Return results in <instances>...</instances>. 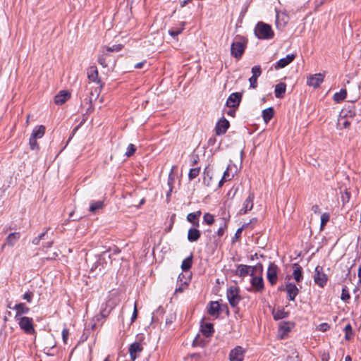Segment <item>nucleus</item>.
<instances>
[{"label": "nucleus", "mask_w": 361, "mask_h": 361, "mask_svg": "<svg viewBox=\"0 0 361 361\" xmlns=\"http://www.w3.org/2000/svg\"><path fill=\"white\" fill-rule=\"evenodd\" d=\"M118 303L119 300L117 297V293H110L107 297L106 301L102 304L99 314L100 317L103 319L106 318Z\"/></svg>", "instance_id": "1"}, {"label": "nucleus", "mask_w": 361, "mask_h": 361, "mask_svg": "<svg viewBox=\"0 0 361 361\" xmlns=\"http://www.w3.org/2000/svg\"><path fill=\"white\" fill-rule=\"evenodd\" d=\"M119 252L117 248H114L111 250L109 248V250L102 252L100 255H99L98 259L95 263V269L98 267H101L99 268V271H102V269H105L108 266H109L112 262V255L118 254Z\"/></svg>", "instance_id": "2"}, {"label": "nucleus", "mask_w": 361, "mask_h": 361, "mask_svg": "<svg viewBox=\"0 0 361 361\" xmlns=\"http://www.w3.org/2000/svg\"><path fill=\"white\" fill-rule=\"evenodd\" d=\"M255 33L257 37L260 39H270L274 35L271 26L263 22H259L257 24Z\"/></svg>", "instance_id": "3"}, {"label": "nucleus", "mask_w": 361, "mask_h": 361, "mask_svg": "<svg viewBox=\"0 0 361 361\" xmlns=\"http://www.w3.org/2000/svg\"><path fill=\"white\" fill-rule=\"evenodd\" d=\"M247 41L241 37H236L235 40L231 44V54L237 59H240L246 48Z\"/></svg>", "instance_id": "4"}, {"label": "nucleus", "mask_w": 361, "mask_h": 361, "mask_svg": "<svg viewBox=\"0 0 361 361\" xmlns=\"http://www.w3.org/2000/svg\"><path fill=\"white\" fill-rule=\"evenodd\" d=\"M15 319L18 322L20 329L25 334L31 335L35 333L32 318L23 317Z\"/></svg>", "instance_id": "5"}, {"label": "nucleus", "mask_w": 361, "mask_h": 361, "mask_svg": "<svg viewBox=\"0 0 361 361\" xmlns=\"http://www.w3.org/2000/svg\"><path fill=\"white\" fill-rule=\"evenodd\" d=\"M314 282L320 288H324L329 280L327 274L325 273L324 267L321 266H317L314 269V273L313 276Z\"/></svg>", "instance_id": "6"}, {"label": "nucleus", "mask_w": 361, "mask_h": 361, "mask_svg": "<svg viewBox=\"0 0 361 361\" xmlns=\"http://www.w3.org/2000/svg\"><path fill=\"white\" fill-rule=\"evenodd\" d=\"M226 295L230 305L233 307L237 306L241 299L239 290L235 286L228 288Z\"/></svg>", "instance_id": "7"}, {"label": "nucleus", "mask_w": 361, "mask_h": 361, "mask_svg": "<svg viewBox=\"0 0 361 361\" xmlns=\"http://www.w3.org/2000/svg\"><path fill=\"white\" fill-rule=\"evenodd\" d=\"M278 266L274 262H270L267 269V276L271 286L276 283L278 279Z\"/></svg>", "instance_id": "8"}, {"label": "nucleus", "mask_w": 361, "mask_h": 361, "mask_svg": "<svg viewBox=\"0 0 361 361\" xmlns=\"http://www.w3.org/2000/svg\"><path fill=\"white\" fill-rule=\"evenodd\" d=\"M255 194L253 192L250 191L247 197L243 203V207L239 211L240 214H245L248 212L251 211L254 205Z\"/></svg>", "instance_id": "9"}, {"label": "nucleus", "mask_w": 361, "mask_h": 361, "mask_svg": "<svg viewBox=\"0 0 361 361\" xmlns=\"http://www.w3.org/2000/svg\"><path fill=\"white\" fill-rule=\"evenodd\" d=\"M246 350L241 346H236L230 351V361H243Z\"/></svg>", "instance_id": "10"}, {"label": "nucleus", "mask_w": 361, "mask_h": 361, "mask_svg": "<svg viewBox=\"0 0 361 361\" xmlns=\"http://www.w3.org/2000/svg\"><path fill=\"white\" fill-rule=\"evenodd\" d=\"M250 283L254 291L262 293L264 290V285L262 276H252Z\"/></svg>", "instance_id": "11"}, {"label": "nucleus", "mask_w": 361, "mask_h": 361, "mask_svg": "<svg viewBox=\"0 0 361 361\" xmlns=\"http://www.w3.org/2000/svg\"><path fill=\"white\" fill-rule=\"evenodd\" d=\"M143 350V347L142 344L139 342L133 343L128 348V352L130 354L131 361H135L137 357L138 354L141 353Z\"/></svg>", "instance_id": "12"}, {"label": "nucleus", "mask_w": 361, "mask_h": 361, "mask_svg": "<svg viewBox=\"0 0 361 361\" xmlns=\"http://www.w3.org/2000/svg\"><path fill=\"white\" fill-rule=\"evenodd\" d=\"M324 78V75L322 73L310 75L309 77H307V84L310 87H318L323 82Z\"/></svg>", "instance_id": "13"}, {"label": "nucleus", "mask_w": 361, "mask_h": 361, "mask_svg": "<svg viewBox=\"0 0 361 361\" xmlns=\"http://www.w3.org/2000/svg\"><path fill=\"white\" fill-rule=\"evenodd\" d=\"M242 99V94L235 92L230 94L226 101V105L228 107L236 108L240 105Z\"/></svg>", "instance_id": "14"}, {"label": "nucleus", "mask_w": 361, "mask_h": 361, "mask_svg": "<svg viewBox=\"0 0 361 361\" xmlns=\"http://www.w3.org/2000/svg\"><path fill=\"white\" fill-rule=\"evenodd\" d=\"M13 310L16 311L15 319L23 317V314H26L30 312V308L24 302H19L13 307Z\"/></svg>", "instance_id": "15"}, {"label": "nucleus", "mask_w": 361, "mask_h": 361, "mask_svg": "<svg viewBox=\"0 0 361 361\" xmlns=\"http://www.w3.org/2000/svg\"><path fill=\"white\" fill-rule=\"evenodd\" d=\"M286 291L288 295V299L291 301L295 300L299 293V289L295 284L293 283H287L286 284Z\"/></svg>", "instance_id": "16"}, {"label": "nucleus", "mask_w": 361, "mask_h": 361, "mask_svg": "<svg viewBox=\"0 0 361 361\" xmlns=\"http://www.w3.org/2000/svg\"><path fill=\"white\" fill-rule=\"evenodd\" d=\"M229 122L225 118H221L215 128L216 135H221L224 134L229 128Z\"/></svg>", "instance_id": "17"}, {"label": "nucleus", "mask_w": 361, "mask_h": 361, "mask_svg": "<svg viewBox=\"0 0 361 361\" xmlns=\"http://www.w3.org/2000/svg\"><path fill=\"white\" fill-rule=\"evenodd\" d=\"M295 58V55L293 54H288L285 58L281 59L277 63L274 65L275 69H281L283 68L290 64Z\"/></svg>", "instance_id": "18"}, {"label": "nucleus", "mask_w": 361, "mask_h": 361, "mask_svg": "<svg viewBox=\"0 0 361 361\" xmlns=\"http://www.w3.org/2000/svg\"><path fill=\"white\" fill-rule=\"evenodd\" d=\"M87 74V78L90 81L94 82L98 85L101 84V80L99 78L98 70L96 66H93L88 68Z\"/></svg>", "instance_id": "19"}, {"label": "nucleus", "mask_w": 361, "mask_h": 361, "mask_svg": "<svg viewBox=\"0 0 361 361\" xmlns=\"http://www.w3.org/2000/svg\"><path fill=\"white\" fill-rule=\"evenodd\" d=\"M71 97V93L66 90L60 91L54 97V102L58 105L64 104Z\"/></svg>", "instance_id": "20"}, {"label": "nucleus", "mask_w": 361, "mask_h": 361, "mask_svg": "<svg viewBox=\"0 0 361 361\" xmlns=\"http://www.w3.org/2000/svg\"><path fill=\"white\" fill-rule=\"evenodd\" d=\"M20 233L19 232H14L10 233L7 238H6L5 243L2 245V249L6 246H10L13 247L20 239Z\"/></svg>", "instance_id": "21"}, {"label": "nucleus", "mask_w": 361, "mask_h": 361, "mask_svg": "<svg viewBox=\"0 0 361 361\" xmlns=\"http://www.w3.org/2000/svg\"><path fill=\"white\" fill-rule=\"evenodd\" d=\"M293 277L296 283H300L303 279L302 268L298 263L293 264Z\"/></svg>", "instance_id": "22"}, {"label": "nucleus", "mask_w": 361, "mask_h": 361, "mask_svg": "<svg viewBox=\"0 0 361 361\" xmlns=\"http://www.w3.org/2000/svg\"><path fill=\"white\" fill-rule=\"evenodd\" d=\"M289 313L285 311L283 307H278L272 311V315L275 320H279L288 317Z\"/></svg>", "instance_id": "23"}, {"label": "nucleus", "mask_w": 361, "mask_h": 361, "mask_svg": "<svg viewBox=\"0 0 361 361\" xmlns=\"http://www.w3.org/2000/svg\"><path fill=\"white\" fill-rule=\"evenodd\" d=\"M201 236L200 231L195 228H191L188 230V240L190 242H196L197 241Z\"/></svg>", "instance_id": "24"}, {"label": "nucleus", "mask_w": 361, "mask_h": 361, "mask_svg": "<svg viewBox=\"0 0 361 361\" xmlns=\"http://www.w3.org/2000/svg\"><path fill=\"white\" fill-rule=\"evenodd\" d=\"M201 211H197L195 212H192L188 214L187 220L192 223L196 227L199 226V218L201 216Z\"/></svg>", "instance_id": "25"}, {"label": "nucleus", "mask_w": 361, "mask_h": 361, "mask_svg": "<svg viewBox=\"0 0 361 361\" xmlns=\"http://www.w3.org/2000/svg\"><path fill=\"white\" fill-rule=\"evenodd\" d=\"M251 266L238 264L237 266L236 274L240 277H245L250 274Z\"/></svg>", "instance_id": "26"}, {"label": "nucleus", "mask_w": 361, "mask_h": 361, "mask_svg": "<svg viewBox=\"0 0 361 361\" xmlns=\"http://www.w3.org/2000/svg\"><path fill=\"white\" fill-rule=\"evenodd\" d=\"M290 331V327L289 325V323L288 322H283L281 323L279 328V336L280 338L283 339L284 338L288 333Z\"/></svg>", "instance_id": "27"}, {"label": "nucleus", "mask_w": 361, "mask_h": 361, "mask_svg": "<svg viewBox=\"0 0 361 361\" xmlns=\"http://www.w3.org/2000/svg\"><path fill=\"white\" fill-rule=\"evenodd\" d=\"M286 85L284 82H280L275 86L274 94L276 98H283L286 92Z\"/></svg>", "instance_id": "28"}, {"label": "nucleus", "mask_w": 361, "mask_h": 361, "mask_svg": "<svg viewBox=\"0 0 361 361\" xmlns=\"http://www.w3.org/2000/svg\"><path fill=\"white\" fill-rule=\"evenodd\" d=\"M45 133V127L44 126H36L30 135L31 137H34L35 139L42 138Z\"/></svg>", "instance_id": "29"}, {"label": "nucleus", "mask_w": 361, "mask_h": 361, "mask_svg": "<svg viewBox=\"0 0 361 361\" xmlns=\"http://www.w3.org/2000/svg\"><path fill=\"white\" fill-rule=\"evenodd\" d=\"M201 331L206 337H209L214 333L213 324L205 323L201 325Z\"/></svg>", "instance_id": "30"}, {"label": "nucleus", "mask_w": 361, "mask_h": 361, "mask_svg": "<svg viewBox=\"0 0 361 361\" xmlns=\"http://www.w3.org/2000/svg\"><path fill=\"white\" fill-rule=\"evenodd\" d=\"M208 313L212 316L218 315L220 314V306L218 302L212 301L209 303Z\"/></svg>", "instance_id": "31"}, {"label": "nucleus", "mask_w": 361, "mask_h": 361, "mask_svg": "<svg viewBox=\"0 0 361 361\" xmlns=\"http://www.w3.org/2000/svg\"><path fill=\"white\" fill-rule=\"evenodd\" d=\"M185 23H180L178 26L173 27L169 30V34L173 37H176L178 35H180L183 30H184Z\"/></svg>", "instance_id": "32"}, {"label": "nucleus", "mask_w": 361, "mask_h": 361, "mask_svg": "<svg viewBox=\"0 0 361 361\" xmlns=\"http://www.w3.org/2000/svg\"><path fill=\"white\" fill-rule=\"evenodd\" d=\"M274 111L272 107H269L262 111V118L265 123H268L274 116Z\"/></svg>", "instance_id": "33"}, {"label": "nucleus", "mask_w": 361, "mask_h": 361, "mask_svg": "<svg viewBox=\"0 0 361 361\" xmlns=\"http://www.w3.org/2000/svg\"><path fill=\"white\" fill-rule=\"evenodd\" d=\"M103 207H104V202L103 201H101V200L92 201L90 202L89 210L91 212H95L97 210L103 208Z\"/></svg>", "instance_id": "34"}, {"label": "nucleus", "mask_w": 361, "mask_h": 361, "mask_svg": "<svg viewBox=\"0 0 361 361\" xmlns=\"http://www.w3.org/2000/svg\"><path fill=\"white\" fill-rule=\"evenodd\" d=\"M347 96V92L345 89H341L339 92H336L334 95V99L336 102H341L344 100Z\"/></svg>", "instance_id": "35"}, {"label": "nucleus", "mask_w": 361, "mask_h": 361, "mask_svg": "<svg viewBox=\"0 0 361 361\" xmlns=\"http://www.w3.org/2000/svg\"><path fill=\"white\" fill-rule=\"evenodd\" d=\"M192 256L190 255V257L185 258L181 264V269L183 271H187L190 269L192 267Z\"/></svg>", "instance_id": "36"}, {"label": "nucleus", "mask_w": 361, "mask_h": 361, "mask_svg": "<svg viewBox=\"0 0 361 361\" xmlns=\"http://www.w3.org/2000/svg\"><path fill=\"white\" fill-rule=\"evenodd\" d=\"M345 331V338L347 341H350L354 336V332L350 324H348L345 325L344 328Z\"/></svg>", "instance_id": "37"}, {"label": "nucleus", "mask_w": 361, "mask_h": 361, "mask_svg": "<svg viewBox=\"0 0 361 361\" xmlns=\"http://www.w3.org/2000/svg\"><path fill=\"white\" fill-rule=\"evenodd\" d=\"M211 171L208 167H206L204 170V178L203 182L207 186H209L212 180Z\"/></svg>", "instance_id": "38"}, {"label": "nucleus", "mask_w": 361, "mask_h": 361, "mask_svg": "<svg viewBox=\"0 0 361 361\" xmlns=\"http://www.w3.org/2000/svg\"><path fill=\"white\" fill-rule=\"evenodd\" d=\"M33 297H34V293L32 291L28 290L23 295L22 298H23V300H25L28 303H31L32 302Z\"/></svg>", "instance_id": "39"}, {"label": "nucleus", "mask_w": 361, "mask_h": 361, "mask_svg": "<svg viewBox=\"0 0 361 361\" xmlns=\"http://www.w3.org/2000/svg\"><path fill=\"white\" fill-rule=\"evenodd\" d=\"M173 168L171 169V171L170 172L169 175V178H168V186L169 188V192H171L172 190H173V184H174V182H175V178H174V176L173 175Z\"/></svg>", "instance_id": "40"}, {"label": "nucleus", "mask_w": 361, "mask_h": 361, "mask_svg": "<svg viewBox=\"0 0 361 361\" xmlns=\"http://www.w3.org/2000/svg\"><path fill=\"white\" fill-rule=\"evenodd\" d=\"M200 171V167L191 169L188 173L189 179L191 180H193L194 178H195L199 175Z\"/></svg>", "instance_id": "41"}, {"label": "nucleus", "mask_w": 361, "mask_h": 361, "mask_svg": "<svg viewBox=\"0 0 361 361\" xmlns=\"http://www.w3.org/2000/svg\"><path fill=\"white\" fill-rule=\"evenodd\" d=\"M350 298V295L347 286H344L342 288L341 299L344 302H347Z\"/></svg>", "instance_id": "42"}, {"label": "nucleus", "mask_w": 361, "mask_h": 361, "mask_svg": "<svg viewBox=\"0 0 361 361\" xmlns=\"http://www.w3.org/2000/svg\"><path fill=\"white\" fill-rule=\"evenodd\" d=\"M203 219H204V221L207 225H212L214 221V216L209 213H205L203 216Z\"/></svg>", "instance_id": "43"}, {"label": "nucleus", "mask_w": 361, "mask_h": 361, "mask_svg": "<svg viewBox=\"0 0 361 361\" xmlns=\"http://www.w3.org/2000/svg\"><path fill=\"white\" fill-rule=\"evenodd\" d=\"M135 151H136L135 146L133 144H130L127 147L125 155L127 157H130L135 153Z\"/></svg>", "instance_id": "44"}, {"label": "nucleus", "mask_w": 361, "mask_h": 361, "mask_svg": "<svg viewBox=\"0 0 361 361\" xmlns=\"http://www.w3.org/2000/svg\"><path fill=\"white\" fill-rule=\"evenodd\" d=\"M29 145L32 150L39 149V145L37 142V139H35L34 137H30Z\"/></svg>", "instance_id": "45"}, {"label": "nucleus", "mask_w": 361, "mask_h": 361, "mask_svg": "<svg viewBox=\"0 0 361 361\" xmlns=\"http://www.w3.org/2000/svg\"><path fill=\"white\" fill-rule=\"evenodd\" d=\"M48 229H47L46 231L42 233L40 235H39L37 237H35L32 243L34 244V245H39L40 240H44V237L45 235H47V232Z\"/></svg>", "instance_id": "46"}, {"label": "nucleus", "mask_w": 361, "mask_h": 361, "mask_svg": "<svg viewBox=\"0 0 361 361\" xmlns=\"http://www.w3.org/2000/svg\"><path fill=\"white\" fill-rule=\"evenodd\" d=\"M252 73L255 78H259L262 74L261 68L259 66H255L252 68Z\"/></svg>", "instance_id": "47"}, {"label": "nucleus", "mask_w": 361, "mask_h": 361, "mask_svg": "<svg viewBox=\"0 0 361 361\" xmlns=\"http://www.w3.org/2000/svg\"><path fill=\"white\" fill-rule=\"evenodd\" d=\"M329 214L328 213H324L321 216V228L326 224V223L329 221Z\"/></svg>", "instance_id": "48"}, {"label": "nucleus", "mask_w": 361, "mask_h": 361, "mask_svg": "<svg viewBox=\"0 0 361 361\" xmlns=\"http://www.w3.org/2000/svg\"><path fill=\"white\" fill-rule=\"evenodd\" d=\"M122 47H123V46L121 44H115V45H113L112 47H105V49H106L107 51H109V52H113V51L118 52L120 50H121Z\"/></svg>", "instance_id": "49"}, {"label": "nucleus", "mask_w": 361, "mask_h": 361, "mask_svg": "<svg viewBox=\"0 0 361 361\" xmlns=\"http://www.w3.org/2000/svg\"><path fill=\"white\" fill-rule=\"evenodd\" d=\"M188 283L186 281H184L183 283H180V286L175 289V294L180 293L184 291V290L187 288Z\"/></svg>", "instance_id": "50"}, {"label": "nucleus", "mask_w": 361, "mask_h": 361, "mask_svg": "<svg viewBox=\"0 0 361 361\" xmlns=\"http://www.w3.org/2000/svg\"><path fill=\"white\" fill-rule=\"evenodd\" d=\"M330 329V326L327 323H322L317 326V330L325 332Z\"/></svg>", "instance_id": "51"}, {"label": "nucleus", "mask_w": 361, "mask_h": 361, "mask_svg": "<svg viewBox=\"0 0 361 361\" xmlns=\"http://www.w3.org/2000/svg\"><path fill=\"white\" fill-rule=\"evenodd\" d=\"M249 82L250 88L255 89L257 87V78L252 76L250 78Z\"/></svg>", "instance_id": "52"}, {"label": "nucleus", "mask_w": 361, "mask_h": 361, "mask_svg": "<svg viewBox=\"0 0 361 361\" xmlns=\"http://www.w3.org/2000/svg\"><path fill=\"white\" fill-rule=\"evenodd\" d=\"M98 63L102 66L103 67H106L107 64L106 63V57L104 54H102L98 57L97 60Z\"/></svg>", "instance_id": "53"}, {"label": "nucleus", "mask_w": 361, "mask_h": 361, "mask_svg": "<svg viewBox=\"0 0 361 361\" xmlns=\"http://www.w3.org/2000/svg\"><path fill=\"white\" fill-rule=\"evenodd\" d=\"M233 175H230V173L228 172V167L226 169V170L224 171L222 178H223V180H226V181H228V180H231L233 178Z\"/></svg>", "instance_id": "54"}, {"label": "nucleus", "mask_w": 361, "mask_h": 361, "mask_svg": "<svg viewBox=\"0 0 361 361\" xmlns=\"http://www.w3.org/2000/svg\"><path fill=\"white\" fill-rule=\"evenodd\" d=\"M350 192H348L347 191H345L341 195V199H342V201L343 203L348 202L350 200Z\"/></svg>", "instance_id": "55"}, {"label": "nucleus", "mask_w": 361, "mask_h": 361, "mask_svg": "<svg viewBox=\"0 0 361 361\" xmlns=\"http://www.w3.org/2000/svg\"><path fill=\"white\" fill-rule=\"evenodd\" d=\"M69 336V331L68 329H63L62 331V338L64 343H67L68 337Z\"/></svg>", "instance_id": "56"}, {"label": "nucleus", "mask_w": 361, "mask_h": 361, "mask_svg": "<svg viewBox=\"0 0 361 361\" xmlns=\"http://www.w3.org/2000/svg\"><path fill=\"white\" fill-rule=\"evenodd\" d=\"M137 317V302H135V305H134V310H133V315L131 317V322H133L136 319Z\"/></svg>", "instance_id": "57"}, {"label": "nucleus", "mask_w": 361, "mask_h": 361, "mask_svg": "<svg viewBox=\"0 0 361 361\" xmlns=\"http://www.w3.org/2000/svg\"><path fill=\"white\" fill-rule=\"evenodd\" d=\"M357 276H358L357 285H358V286H360L361 288V267H360L358 269Z\"/></svg>", "instance_id": "58"}, {"label": "nucleus", "mask_w": 361, "mask_h": 361, "mask_svg": "<svg viewBox=\"0 0 361 361\" xmlns=\"http://www.w3.org/2000/svg\"><path fill=\"white\" fill-rule=\"evenodd\" d=\"M225 228H226V226H222V227H220L218 231H217V234L219 236H221L224 235V230H225Z\"/></svg>", "instance_id": "59"}, {"label": "nucleus", "mask_w": 361, "mask_h": 361, "mask_svg": "<svg viewBox=\"0 0 361 361\" xmlns=\"http://www.w3.org/2000/svg\"><path fill=\"white\" fill-rule=\"evenodd\" d=\"M257 267H256V265H255V266L251 267L250 271V274H250L251 276H254V274H255V273H257Z\"/></svg>", "instance_id": "60"}, {"label": "nucleus", "mask_w": 361, "mask_h": 361, "mask_svg": "<svg viewBox=\"0 0 361 361\" xmlns=\"http://www.w3.org/2000/svg\"><path fill=\"white\" fill-rule=\"evenodd\" d=\"M257 272H259L260 274L262 275V271H263V266L261 263H258L257 265Z\"/></svg>", "instance_id": "61"}, {"label": "nucleus", "mask_w": 361, "mask_h": 361, "mask_svg": "<svg viewBox=\"0 0 361 361\" xmlns=\"http://www.w3.org/2000/svg\"><path fill=\"white\" fill-rule=\"evenodd\" d=\"M312 211H313L314 213H320V209L317 204H314L312 207Z\"/></svg>", "instance_id": "62"}, {"label": "nucleus", "mask_w": 361, "mask_h": 361, "mask_svg": "<svg viewBox=\"0 0 361 361\" xmlns=\"http://www.w3.org/2000/svg\"><path fill=\"white\" fill-rule=\"evenodd\" d=\"M145 61H142V62H140V63H137L135 65V68H137V69H139V68H142V66H144V64L145 63Z\"/></svg>", "instance_id": "63"}, {"label": "nucleus", "mask_w": 361, "mask_h": 361, "mask_svg": "<svg viewBox=\"0 0 361 361\" xmlns=\"http://www.w3.org/2000/svg\"><path fill=\"white\" fill-rule=\"evenodd\" d=\"M350 125V123L347 120L344 121L342 123V126L344 128H348Z\"/></svg>", "instance_id": "64"}]
</instances>
